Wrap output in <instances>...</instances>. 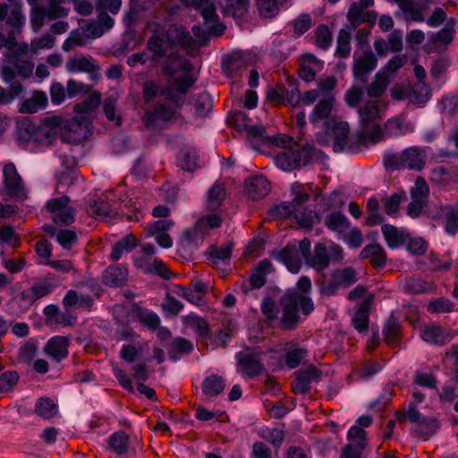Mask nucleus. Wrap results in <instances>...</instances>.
Here are the masks:
<instances>
[{
	"mask_svg": "<svg viewBox=\"0 0 458 458\" xmlns=\"http://www.w3.org/2000/svg\"><path fill=\"white\" fill-rule=\"evenodd\" d=\"M336 79L327 76L317 82V88L303 92V106H310L316 101L309 120L315 127L329 128L336 117L333 114L336 98L335 89Z\"/></svg>",
	"mask_w": 458,
	"mask_h": 458,
	"instance_id": "obj_1",
	"label": "nucleus"
},
{
	"mask_svg": "<svg viewBox=\"0 0 458 458\" xmlns=\"http://www.w3.org/2000/svg\"><path fill=\"white\" fill-rule=\"evenodd\" d=\"M194 45L192 36L186 28L182 25L174 24L165 31H155L147 42V51L151 54V61L157 62L174 47L190 50L193 48Z\"/></svg>",
	"mask_w": 458,
	"mask_h": 458,
	"instance_id": "obj_2",
	"label": "nucleus"
},
{
	"mask_svg": "<svg viewBox=\"0 0 458 458\" xmlns=\"http://www.w3.org/2000/svg\"><path fill=\"white\" fill-rule=\"evenodd\" d=\"M325 132L317 134V141L321 146L331 145L335 152L357 153L366 146L364 133L360 131L350 137V127L346 122H332L329 128H324Z\"/></svg>",
	"mask_w": 458,
	"mask_h": 458,
	"instance_id": "obj_3",
	"label": "nucleus"
},
{
	"mask_svg": "<svg viewBox=\"0 0 458 458\" xmlns=\"http://www.w3.org/2000/svg\"><path fill=\"white\" fill-rule=\"evenodd\" d=\"M192 65L187 59L170 55L165 64V72L171 76L167 86L168 95L174 92L185 94L192 86L194 80L191 76Z\"/></svg>",
	"mask_w": 458,
	"mask_h": 458,
	"instance_id": "obj_4",
	"label": "nucleus"
},
{
	"mask_svg": "<svg viewBox=\"0 0 458 458\" xmlns=\"http://www.w3.org/2000/svg\"><path fill=\"white\" fill-rule=\"evenodd\" d=\"M386 108L385 103L378 100H369L359 108V117L361 126L360 133H364L366 141L377 142L382 136V130L378 121L384 115Z\"/></svg>",
	"mask_w": 458,
	"mask_h": 458,
	"instance_id": "obj_5",
	"label": "nucleus"
},
{
	"mask_svg": "<svg viewBox=\"0 0 458 458\" xmlns=\"http://www.w3.org/2000/svg\"><path fill=\"white\" fill-rule=\"evenodd\" d=\"M428 154L425 148L412 146L400 153H387L384 157V165L387 169H409L420 171L426 165Z\"/></svg>",
	"mask_w": 458,
	"mask_h": 458,
	"instance_id": "obj_6",
	"label": "nucleus"
},
{
	"mask_svg": "<svg viewBox=\"0 0 458 458\" xmlns=\"http://www.w3.org/2000/svg\"><path fill=\"white\" fill-rule=\"evenodd\" d=\"M100 100V94L93 93L89 95L85 100L77 104L74 106V112L77 115L73 117L72 120L70 122L69 127L71 128V130L72 128H75L80 131L74 137L64 136V138L66 140L72 141L73 143H78L86 137L89 119L93 116V114L96 108L98 106Z\"/></svg>",
	"mask_w": 458,
	"mask_h": 458,
	"instance_id": "obj_7",
	"label": "nucleus"
},
{
	"mask_svg": "<svg viewBox=\"0 0 458 458\" xmlns=\"http://www.w3.org/2000/svg\"><path fill=\"white\" fill-rule=\"evenodd\" d=\"M182 3L185 7L193 8L200 13L209 33L220 36L225 32V27L219 22L213 0H182Z\"/></svg>",
	"mask_w": 458,
	"mask_h": 458,
	"instance_id": "obj_8",
	"label": "nucleus"
},
{
	"mask_svg": "<svg viewBox=\"0 0 458 458\" xmlns=\"http://www.w3.org/2000/svg\"><path fill=\"white\" fill-rule=\"evenodd\" d=\"M358 278L359 274L352 267L334 270L330 277L322 283L321 292L325 295L333 296L336 294L339 289L354 284Z\"/></svg>",
	"mask_w": 458,
	"mask_h": 458,
	"instance_id": "obj_9",
	"label": "nucleus"
},
{
	"mask_svg": "<svg viewBox=\"0 0 458 458\" xmlns=\"http://www.w3.org/2000/svg\"><path fill=\"white\" fill-rule=\"evenodd\" d=\"M46 208L57 225H68L74 221L75 208L70 206V199L66 196L49 199Z\"/></svg>",
	"mask_w": 458,
	"mask_h": 458,
	"instance_id": "obj_10",
	"label": "nucleus"
},
{
	"mask_svg": "<svg viewBox=\"0 0 458 458\" xmlns=\"http://www.w3.org/2000/svg\"><path fill=\"white\" fill-rule=\"evenodd\" d=\"M238 370L246 378H252L264 370L260 352L254 349H246L237 353Z\"/></svg>",
	"mask_w": 458,
	"mask_h": 458,
	"instance_id": "obj_11",
	"label": "nucleus"
},
{
	"mask_svg": "<svg viewBox=\"0 0 458 458\" xmlns=\"http://www.w3.org/2000/svg\"><path fill=\"white\" fill-rule=\"evenodd\" d=\"M271 270L272 263L267 259L261 260L255 267L249 280H242L238 283L237 285L239 290L242 293L247 294L253 289L261 288L266 283V276L271 272Z\"/></svg>",
	"mask_w": 458,
	"mask_h": 458,
	"instance_id": "obj_12",
	"label": "nucleus"
},
{
	"mask_svg": "<svg viewBox=\"0 0 458 458\" xmlns=\"http://www.w3.org/2000/svg\"><path fill=\"white\" fill-rule=\"evenodd\" d=\"M377 65V59L375 54L371 50H368L361 55H358L357 53L353 56V76L361 84L366 83L367 76L370 73Z\"/></svg>",
	"mask_w": 458,
	"mask_h": 458,
	"instance_id": "obj_13",
	"label": "nucleus"
},
{
	"mask_svg": "<svg viewBox=\"0 0 458 458\" xmlns=\"http://www.w3.org/2000/svg\"><path fill=\"white\" fill-rule=\"evenodd\" d=\"M2 78L5 83L11 82L9 89L0 86V104L8 105L17 98L24 89L20 81H13L15 78V72L10 66L2 68Z\"/></svg>",
	"mask_w": 458,
	"mask_h": 458,
	"instance_id": "obj_14",
	"label": "nucleus"
},
{
	"mask_svg": "<svg viewBox=\"0 0 458 458\" xmlns=\"http://www.w3.org/2000/svg\"><path fill=\"white\" fill-rule=\"evenodd\" d=\"M280 303L283 307L280 327L284 330H292L297 326L300 320L296 301L288 293L282 297Z\"/></svg>",
	"mask_w": 458,
	"mask_h": 458,
	"instance_id": "obj_15",
	"label": "nucleus"
},
{
	"mask_svg": "<svg viewBox=\"0 0 458 458\" xmlns=\"http://www.w3.org/2000/svg\"><path fill=\"white\" fill-rule=\"evenodd\" d=\"M3 174L6 193L10 196L21 197L24 194V186L15 165L12 162L5 164Z\"/></svg>",
	"mask_w": 458,
	"mask_h": 458,
	"instance_id": "obj_16",
	"label": "nucleus"
},
{
	"mask_svg": "<svg viewBox=\"0 0 458 458\" xmlns=\"http://www.w3.org/2000/svg\"><path fill=\"white\" fill-rule=\"evenodd\" d=\"M114 195L112 191L106 192L99 199L94 200L89 205V213L99 218H114L118 215L114 208V202L111 197Z\"/></svg>",
	"mask_w": 458,
	"mask_h": 458,
	"instance_id": "obj_17",
	"label": "nucleus"
},
{
	"mask_svg": "<svg viewBox=\"0 0 458 458\" xmlns=\"http://www.w3.org/2000/svg\"><path fill=\"white\" fill-rule=\"evenodd\" d=\"M398 5L406 21L423 22L426 21L424 12L426 7L414 0H387Z\"/></svg>",
	"mask_w": 458,
	"mask_h": 458,
	"instance_id": "obj_18",
	"label": "nucleus"
},
{
	"mask_svg": "<svg viewBox=\"0 0 458 458\" xmlns=\"http://www.w3.org/2000/svg\"><path fill=\"white\" fill-rule=\"evenodd\" d=\"M69 341L66 337L56 335L51 337L44 347L45 353L55 361H61L68 354Z\"/></svg>",
	"mask_w": 458,
	"mask_h": 458,
	"instance_id": "obj_19",
	"label": "nucleus"
},
{
	"mask_svg": "<svg viewBox=\"0 0 458 458\" xmlns=\"http://www.w3.org/2000/svg\"><path fill=\"white\" fill-rule=\"evenodd\" d=\"M269 191V182L262 175L251 176L245 181L246 194L253 200L263 199Z\"/></svg>",
	"mask_w": 458,
	"mask_h": 458,
	"instance_id": "obj_20",
	"label": "nucleus"
},
{
	"mask_svg": "<svg viewBox=\"0 0 458 458\" xmlns=\"http://www.w3.org/2000/svg\"><path fill=\"white\" fill-rule=\"evenodd\" d=\"M278 259L284 263L292 273H298L301 267V256L297 250V244L289 243L277 254Z\"/></svg>",
	"mask_w": 458,
	"mask_h": 458,
	"instance_id": "obj_21",
	"label": "nucleus"
},
{
	"mask_svg": "<svg viewBox=\"0 0 458 458\" xmlns=\"http://www.w3.org/2000/svg\"><path fill=\"white\" fill-rule=\"evenodd\" d=\"M386 132L392 137H400L414 131V124L406 115L400 114L388 119L385 125Z\"/></svg>",
	"mask_w": 458,
	"mask_h": 458,
	"instance_id": "obj_22",
	"label": "nucleus"
},
{
	"mask_svg": "<svg viewBox=\"0 0 458 458\" xmlns=\"http://www.w3.org/2000/svg\"><path fill=\"white\" fill-rule=\"evenodd\" d=\"M128 278V270L123 264L109 266L102 276V281L106 285L119 287L124 284Z\"/></svg>",
	"mask_w": 458,
	"mask_h": 458,
	"instance_id": "obj_23",
	"label": "nucleus"
},
{
	"mask_svg": "<svg viewBox=\"0 0 458 458\" xmlns=\"http://www.w3.org/2000/svg\"><path fill=\"white\" fill-rule=\"evenodd\" d=\"M65 68L69 72H93L98 70V64L91 56H83L76 55L69 58L66 62Z\"/></svg>",
	"mask_w": 458,
	"mask_h": 458,
	"instance_id": "obj_24",
	"label": "nucleus"
},
{
	"mask_svg": "<svg viewBox=\"0 0 458 458\" xmlns=\"http://www.w3.org/2000/svg\"><path fill=\"white\" fill-rule=\"evenodd\" d=\"M374 295L369 294L358 307L352 318V324L360 333L364 332L369 327V314Z\"/></svg>",
	"mask_w": 458,
	"mask_h": 458,
	"instance_id": "obj_25",
	"label": "nucleus"
},
{
	"mask_svg": "<svg viewBox=\"0 0 458 458\" xmlns=\"http://www.w3.org/2000/svg\"><path fill=\"white\" fill-rule=\"evenodd\" d=\"M324 224L330 231L336 233L339 237L346 234L351 226L346 216L339 211L328 214L325 217Z\"/></svg>",
	"mask_w": 458,
	"mask_h": 458,
	"instance_id": "obj_26",
	"label": "nucleus"
},
{
	"mask_svg": "<svg viewBox=\"0 0 458 458\" xmlns=\"http://www.w3.org/2000/svg\"><path fill=\"white\" fill-rule=\"evenodd\" d=\"M174 115V109L166 104H159L153 111L147 112L143 116L144 124L153 126L158 120L169 121Z\"/></svg>",
	"mask_w": 458,
	"mask_h": 458,
	"instance_id": "obj_27",
	"label": "nucleus"
},
{
	"mask_svg": "<svg viewBox=\"0 0 458 458\" xmlns=\"http://www.w3.org/2000/svg\"><path fill=\"white\" fill-rule=\"evenodd\" d=\"M306 263L318 271L327 268L330 263L327 246L323 243L316 244L313 255L307 259Z\"/></svg>",
	"mask_w": 458,
	"mask_h": 458,
	"instance_id": "obj_28",
	"label": "nucleus"
},
{
	"mask_svg": "<svg viewBox=\"0 0 458 458\" xmlns=\"http://www.w3.org/2000/svg\"><path fill=\"white\" fill-rule=\"evenodd\" d=\"M382 233L387 245L393 249L402 246L409 238V235L403 230L390 225L382 226Z\"/></svg>",
	"mask_w": 458,
	"mask_h": 458,
	"instance_id": "obj_29",
	"label": "nucleus"
},
{
	"mask_svg": "<svg viewBox=\"0 0 458 458\" xmlns=\"http://www.w3.org/2000/svg\"><path fill=\"white\" fill-rule=\"evenodd\" d=\"M55 288V285L47 280L36 282L33 285L23 292L22 296L29 301H36L45 296L50 294Z\"/></svg>",
	"mask_w": 458,
	"mask_h": 458,
	"instance_id": "obj_30",
	"label": "nucleus"
},
{
	"mask_svg": "<svg viewBox=\"0 0 458 458\" xmlns=\"http://www.w3.org/2000/svg\"><path fill=\"white\" fill-rule=\"evenodd\" d=\"M420 336L425 342L439 345L445 344L448 340L445 331L436 324L425 326Z\"/></svg>",
	"mask_w": 458,
	"mask_h": 458,
	"instance_id": "obj_31",
	"label": "nucleus"
},
{
	"mask_svg": "<svg viewBox=\"0 0 458 458\" xmlns=\"http://www.w3.org/2000/svg\"><path fill=\"white\" fill-rule=\"evenodd\" d=\"M362 259H369L374 267H382L386 262V253L378 244H369L360 252Z\"/></svg>",
	"mask_w": 458,
	"mask_h": 458,
	"instance_id": "obj_32",
	"label": "nucleus"
},
{
	"mask_svg": "<svg viewBox=\"0 0 458 458\" xmlns=\"http://www.w3.org/2000/svg\"><path fill=\"white\" fill-rule=\"evenodd\" d=\"M202 392L208 397L220 394L225 387V380L216 374L206 377L202 382Z\"/></svg>",
	"mask_w": 458,
	"mask_h": 458,
	"instance_id": "obj_33",
	"label": "nucleus"
},
{
	"mask_svg": "<svg viewBox=\"0 0 458 458\" xmlns=\"http://www.w3.org/2000/svg\"><path fill=\"white\" fill-rule=\"evenodd\" d=\"M403 290L410 294H420L430 293L434 289V284L426 282L419 277L405 278L402 284Z\"/></svg>",
	"mask_w": 458,
	"mask_h": 458,
	"instance_id": "obj_34",
	"label": "nucleus"
},
{
	"mask_svg": "<svg viewBox=\"0 0 458 458\" xmlns=\"http://www.w3.org/2000/svg\"><path fill=\"white\" fill-rule=\"evenodd\" d=\"M108 446L117 456H123L128 453L129 436L124 431H117L108 437Z\"/></svg>",
	"mask_w": 458,
	"mask_h": 458,
	"instance_id": "obj_35",
	"label": "nucleus"
},
{
	"mask_svg": "<svg viewBox=\"0 0 458 458\" xmlns=\"http://www.w3.org/2000/svg\"><path fill=\"white\" fill-rule=\"evenodd\" d=\"M442 216L445 232L454 236L458 232V204L445 206L442 209Z\"/></svg>",
	"mask_w": 458,
	"mask_h": 458,
	"instance_id": "obj_36",
	"label": "nucleus"
},
{
	"mask_svg": "<svg viewBox=\"0 0 458 458\" xmlns=\"http://www.w3.org/2000/svg\"><path fill=\"white\" fill-rule=\"evenodd\" d=\"M390 82L389 74H386L384 70H379L374 78V81L367 87V93L370 98L381 97Z\"/></svg>",
	"mask_w": 458,
	"mask_h": 458,
	"instance_id": "obj_37",
	"label": "nucleus"
},
{
	"mask_svg": "<svg viewBox=\"0 0 458 458\" xmlns=\"http://www.w3.org/2000/svg\"><path fill=\"white\" fill-rule=\"evenodd\" d=\"M47 102V95L42 91H34L32 97L25 99L20 106L22 114H34L39 108L45 107Z\"/></svg>",
	"mask_w": 458,
	"mask_h": 458,
	"instance_id": "obj_38",
	"label": "nucleus"
},
{
	"mask_svg": "<svg viewBox=\"0 0 458 458\" xmlns=\"http://www.w3.org/2000/svg\"><path fill=\"white\" fill-rule=\"evenodd\" d=\"M137 246V239L133 234H128L119 240L111 251V259L114 261L119 260L125 252L131 251Z\"/></svg>",
	"mask_w": 458,
	"mask_h": 458,
	"instance_id": "obj_39",
	"label": "nucleus"
},
{
	"mask_svg": "<svg viewBox=\"0 0 458 458\" xmlns=\"http://www.w3.org/2000/svg\"><path fill=\"white\" fill-rule=\"evenodd\" d=\"M177 165L182 170L192 172L198 168V153L194 148L182 149L177 156Z\"/></svg>",
	"mask_w": 458,
	"mask_h": 458,
	"instance_id": "obj_40",
	"label": "nucleus"
},
{
	"mask_svg": "<svg viewBox=\"0 0 458 458\" xmlns=\"http://www.w3.org/2000/svg\"><path fill=\"white\" fill-rule=\"evenodd\" d=\"M225 198V189L222 183L216 182L208 192L207 208L210 211L219 208Z\"/></svg>",
	"mask_w": 458,
	"mask_h": 458,
	"instance_id": "obj_41",
	"label": "nucleus"
},
{
	"mask_svg": "<svg viewBox=\"0 0 458 458\" xmlns=\"http://www.w3.org/2000/svg\"><path fill=\"white\" fill-rule=\"evenodd\" d=\"M314 375V369H308L297 373L296 377L293 382V391L297 394L308 392L310 388L311 378Z\"/></svg>",
	"mask_w": 458,
	"mask_h": 458,
	"instance_id": "obj_42",
	"label": "nucleus"
},
{
	"mask_svg": "<svg viewBox=\"0 0 458 458\" xmlns=\"http://www.w3.org/2000/svg\"><path fill=\"white\" fill-rule=\"evenodd\" d=\"M454 25L455 20L454 18L449 19L443 29L431 36V41L435 44L449 45L455 34Z\"/></svg>",
	"mask_w": 458,
	"mask_h": 458,
	"instance_id": "obj_43",
	"label": "nucleus"
},
{
	"mask_svg": "<svg viewBox=\"0 0 458 458\" xmlns=\"http://www.w3.org/2000/svg\"><path fill=\"white\" fill-rule=\"evenodd\" d=\"M114 21L106 12L99 13L98 23H90L89 31L94 38L101 37L106 30L114 26Z\"/></svg>",
	"mask_w": 458,
	"mask_h": 458,
	"instance_id": "obj_44",
	"label": "nucleus"
},
{
	"mask_svg": "<svg viewBox=\"0 0 458 458\" xmlns=\"http://www.w3.org/2000/svg\"><path fill=\"white\" fill-rule=\"evenodd\" d=\"M294 218L303 228H310L319 221L318 216L313 210L303 207H297Z\"/></svg>",
	"mask_w": 458,
	"mask_h": 458,
	"instance_id": "obj_45",
	"label": "nucleus"
},
{
	"mask_svg": "<svg viewBox=\"0 0 458 458\" xmlns=\"http://www.w3.org/2000/svg\"><path fill=\"white\" fill-rule=\"evenodd\" d=\"M137 319L150 328H157L160 324V318L154 311L140 306H135L133 309Z\"/></svg>",
	"mask_w": 458,
	"mask_h": 458,
	"instance_id": "obj_46",
	"label": "nucleus"
},
{
	"mask_svg": "<svg viewBox=\"0 0 458 458\" xmlns=\"http://www.w3.org/2000/svg\"><path fill=\"white\" fill-rule=\"evenodd\" d=\"M295 157V149H284L276 156V165L284 171H293L298 168V164Z\"/></svg>",
	"mask_w": 458,
	"mask_h": 458,
	"instance_id": "obj_47",
	"label": "nucleus"
},
{
	"mask_svg": "<svg viewBox=\"0 0 458 458\" xmlns=\"http://www.w3.org/2000/svg\"><path fill=\"white\" fill-rule=\"evenodd\" d=\"M35 413L44 419H51L57 413L56 404L47 397L39 398L35 404Z\"/></svg>",
	"mask_w": 458,
	"mask_h": 458,
	"instance_id": "obj_48",
	"label": "nucleus"
},
{
	"mask_svg": "<svg viewBox=\"0 0 458 458\" xmlns=\"http://www.w3.org/2000/svg\"><path fill=\"white\" fill-rule=\"evenodd\" d=\"M65 0H49L45 7V10L49 20H56L59 18L66 17L69 13V9L64 6Z\"/></svg>",
	"mask_w": 458,
	"mask_h": 458,
	"instance_id": "obj_49",
	"label": "nucleus"
},
{
	"mask_svg": "<svg viewBox=\"0 0 458 458\" xmlns=\"http://www.w3.org/2000/svg\"><path fill=\"white\" fill-rule=\"evenodd\" d=\"M13 5L10 14L6 19V23L11 25L13 28H20L25 22V16L21 12V0H8Z\"/></svg>",
	"mask_w": 458,
	"mask_h": 458,
	"instance_id": "obj_50",
	"label": "nucleus"
},
{
	"mask_svg": "<svg viewBox=\"0 0 458 458\" xmlns=\"http://www.w3.org/2000/svg\"><path fill=\"white\" fill-rule=\"evenodd\" d=\"M351 34L348 30L342 29L340 30L337 37V45L335 49V55L345 58L349 56L351 53Z\"/></svg>",
	"mask_w": 458,
	"mask_h": 458,
	"instance_id": "obj_51",
	"label": "nucleus"
},
{
	"mask_svg": "<svg viewBox=\"0 0 458 458\" xmlns=\"http://www.w3.org/2000/svg\"><path fill=\"white\" fill-rule=\"evenodd\" d=\"M195 114L198 116H206L212 110L213 102L208 94H201L193 101Z\"/></svg>",
	"mask_w": 458,
	"mask_h": 458,
	"instance_id": "obj_52",
	"label": "nucleus"
},
{
	"mask_svg": "<svg viewBox=\"0 0 458 458\" xmlns=\"http://www.w3.org/2000/svg\"><path fill=\"white\" fill-rule=\"evenodd\" d=\"M0 242L13 248H18L21 244L19 234L9 225L0 227Z\"/></svg>",
	"mask_w": 458,
	"mask_h": 458,
	"instance_id": "obj_53",
	"label": "nucleus"
},
{
	"mask_svg": "<svg viewBox=\"0 0 458 458\" xmlns=\"http://www.w3.org/2000/svg\"><path fill=\"white\" fill-rule=\"evenodd\" d=\"M55 44V38L47 33L38 38H35L31 41L30 51L31 54H38L41 49H51Z\"/></svg>",
	"mask_w": 458,
	"mask_h": 458,
	"instance_id": "obj_54",
	"label": "nucleus"
},
{
	"mask_svg": "<svg viewBox=\"0 0 458 458\" xmlns=\"http://www.w3.org/2000/svg\"><path fill=\"white\" fill-rule=\"evenodd\" d=\"M306 355L307 351L304 348L294 347L290 349L285 354V364L290 369H295L301 364Z\"/></svg>",
	"mask_w": 458,
	"mask_h": 458,
	"instance_id": "obj_55",
	"label": "nucleus"
},
{
	"mask_svg": "<svg viewBox=\"0 0 458 458\" xmlns=\"http://www.w3.org/2000/svg\"><path fill=\"white\" fill-rule=\"evenodd\" d=\"M280 0H257V7L259 13L265 18H271L279 11L278 3Z\"/></svg>",
	"mask_w": 458,
	"mask_h": 458,
	"instance_id": "obj_56",
	"label": "nucleus"
},
{
	"mask_svg": "<svg viewBox=\"0 0 458 458\" xmlns=\"http://www.w3.org/2000/svg\"><path fill=\"white\" fill-rule=\"evenodd\" d=\"M233 246L227 244L219 248H214L210 251V260L213 265H218L220 262L225 263L231 258Z\"/></svg>",
	"mask_w": 458,
	"mask_h": 458,
	"instance_id": "obj_57",
	"label": "nucleus"
},
{
	"mask_svg": "<svg viewBox=\"0 0 458 458\" xmlns=\"http://www.w3.org/2000/svg\"><path fill=\"white\" fill-rule=\"evenodd\" d=\"M297 206L293 202H283L269 210L271 217L284 218L294 216Z\"/></svg>",
	"mask_w": 458,
	"mask_h": 458,
	"instance_id": "obj_58",
	"label": "nucleus"
},
{
	"mask_svg": "<svg viewBox=\"0 0 458 458\" xmlns=\"http://www.w3.org/2000/svg\"><path fill=\"white\" fill-rule=\"evenodd\" d=\"M57 242L65 250H70L77 242V234L73 230L61 229L56 233Z\"/></svg>",
	"mask_w": 458,
	"mask_h": 458,
	"instance_id": "obj_59",
	"label": "nucleus"
},
{
	"mask_svg": "<svg viewBox=\"0 0 458 458\" xmlns=\"http://www.w3.org/2000/svg\"><path fill=\"white\" fill-rule=\"evenodd\" d=\"M186 323L191 327L199 336L206 337L209 334L208 323L201 318L191 315L185 318Z\"/></svg>",
	"mask_w": 458,
	"mask_h": 458,
	"instance_id": "obj_60",
	"label": "nucleus"
},
{
	"mask_svg": "<svg viewBox=\"0 0 458 458\" xmlns=\"http://www.w3.org/2000/svg\"><path fill=\"white\" fill-rule=\"evenodd\" d=\"M193 349L191 342L182 337L175 338L171 346L170 353L174 360H177L175 354L182 355L191 352Z\"/></svg>",
	"mask_w": 458,
	"mask_h": 458,
	"instance_id": "obj_61",
	"label": "nucleus"
},
{
	"mask_svg": "<svg viewBox=\"0 0 458 458\" xmlns=\"http://www.w3.org/2000/svg\"><path fill=\"white\" fill-rule=\"evenodd\" d=\"M161 308L165 313L176 316L183 309V304L174 296L167 293L164 301L161 303Z\"/></svg>",
	"mask_w": 458,
	"mask_h": 458,
	"instance_id": "obj_62",
	"label": "nucleus"
},
{
	"mask_svg": "<svg viewBox=\"0 0 458 458\" xmlns=\"http://www.w3.org/2000/svg\"><path fill=\"white\" fill-rule=\"evenodd\" d=\"M405 198L403 192H396L384 199L385 212L389 216L395 215L398 210L403 199Z\"/></svg>",
	"mask_w": 458,
	"mask_h": 458,
	"instance_id": "obj_63",
	"label": "nucleus"
},
{
	"mask_svg": "<svg viewBox=\"0 0 458 458\" xmlns=\"http://www.w3.org/2000/svg\"><path fill=\"white\" fill-rule=\"evenodd\" d=\"M316 43L322 49H327L332 43V33L327 26L319 25L316 30Z\"/></svg>",
	"mask_w": 458,
	"mask_h": 458,
	"instance_id": "obj_64",
	"label": "nucleus"
}]
</instances>
